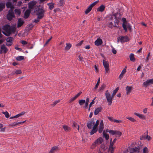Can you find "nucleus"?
<instances>
[{
	"label": "nucleus",
	"mask_w": 153,
	"mask_h": 153,
	"mask_svg": "<svg viewBox=\"0 0 153 153\" xmlns=\"http://www.w3.org/2000/svg\"><path fill=\"white\" fill-rule=\"evenodd\" d=\"M4 31H3V33L6 36H9L10 33L11 32L9 29V26L8 25H6L4 26L3 27Z\"/></svg>",
	"instance_id": "423d86ee"
},
{
	"label": "nucleus",
	"mask_w": 153,
	"mask_h": 153,
	"mask_svg": "<svg viewBox=\"0 0 153 153\" xmlns=\"http://www.w3.org/2000/svg\"><path fill=\"white\" fill-rule=\"evenodd\" d=\"M105 6L103 5H100L97 9V11L102 12L105 9Z\"/></svg>",
	"instance_id": "aec40b11"
},
{
	"label": "nucleus",
	"mask_w": 153,
	"mask_h": 153,
	"mask_svg": "<svg viewBox=\"0 0 153 153\" xmlns=\"http://www.w3.org/2000/svg\"><path fill=\"white\" fill-rule=\"evenodd\" d=\"M116 130H113L107 129L106 130V132L109 133L111 135H115Z\"/></svg>",
	"instance_id": "393cba45"
},
{
	"label": "nucleus",
	"mask_w": 153,
	"mask_h": 153,
	"mask_svg": "<svg viewBox=\"0 0 153 153\" xmlns=\"http://www.w3.org/2000/svg\"><path fill=\"white\" fill-rule=\"evenodd\" d=\"M102 109V108L101 107H99L96 109L94 111V114L95 115H97L101 111Z\"/></svg>",
	"instance_id": "b1692460"
},
{
	"label": "nucleus",
	"mask_w": 153,
	"mask_h": 153,
	"mask_svg": "<svg viewBox=\"0 0 153 153\" xmlns=\"http://www.w3.org/2000/svg\"><path fill=\"white\" fill-rule=\"evenodd\" d=\"M118 16H120V15L119 13L112 14L109 17L110 20H112L114 18L115 19L114 21V27H119L118 24L119 22V19L120 18V17H118Z\"/></svg>",
	"instance_id": "f257e3e1"
},
{
	"label": "nucleus",
	"mask_w": 153,
	"mask_h": 153,
	"mask_svg": "<svg viewBox=\"0 0 153 153\" xmlns=\"http://www.w3.org/2000/svg\"><path fill=\"white\" fill-rule=\"evenodd\" d=\"M73 127L74 128H77V130L79 131V126L77 123L74 121H73Z\"/></svg>",
	"instance_id": "bb28decb"
},
{
	"label": "nucleus",
	"mask_w": 153,
	"mask_h": 153,
	"mask_svg": "<svg viewBox=\"0 0 153 153\" xmlns=\"http://www.w3.org/2000/svg\"><path fill=\"white\" fill-rule=\"evenodd\" d=\"M99 121L98 120H97L96 123H94L93 128L96 129H97V127L99 124Z\"/></svg>",
	"instance_id": "c9c22d12"
},
{
	"label": "nucleus",
	"mask_w": 153,
	"mask_h": 153,
	"mask_svg": "<svg viewBox=\"0 0 153 153\" xmlns=\"http://www.w3.org/2000/svg\"><path fill=\"white\" fill-rule=\"evenodd\" d=\"M36 2L35 1H33L30 2L28 4V7L29 9H33L34 7H36Z\"/></svg>",
	"instance_id": "9d476101"
},
{
	"label": "nucleus",
	"mask_w": 153,
	"mask_h": 153,
	"mask_svg": "<svg viewBox=\"0 0 153 153\" xmlns=\"http://www.w3.org/2000/svg\"><path fill=\"white\" fill-rule=\"evenodd\" d=\"M71 47V45L70 43H66V46L65 47V50H68Z\"/></svg>",
	"instance_id": "72a5a7b5"
},
{
	"label": "nucleus",
	"mask_w": 153,
	"mask_h": 153,
	"mask_svg": "<svg viewBox=\"0 0 153 153\" xmlns=\"http://www.w3.org/2000/svg\"><path fill=\"white\" fill-rule=\"evenodd\" d=\"M59 101H60V100H56V101L54 102L53 103V105H55L57 103H58V102H59Z\"/></svg>",
	"instance_id": "0e129e2a"
},
{
	"label": "nucleus",
	"mask_w": 153,
	"mask_h": 153,
	"mask_svg": "<svg viewBox=\"0 0 153 153\" xmlns=\"http://www.w3.org/2000/svg\"><path fill=\"white\" fill-rule=\"evenodd\" d=\"M97 129H96L93 128L90 132L91 135H92L94 134L97 131Z\"/></svg>",
	"instance_id": "8fccbe9b"
},
{
	"label": "nucleus",
	"mask_w": 153,
	"mask_h": 153,
	"mask_svg": "<svg viewBox=\"0 0 153 153\" xmlns=\"http://www.w3.org/2000/svg\"><path fill=\"white\" fill-rule=\"evenodd\" d=\"M114 147H111V145L109 146V148L108 151V153H113L114 152Z\"/></svg>",
	"instance_id": "c85d7f7f"
},
{
	"label": "nucleus",
	"mask_w": 153,
	"mask_h": 153,
	"mask_svg": "<svg viewBox=\"0 0 153 153\" xmlns=\"http://www.w3.org/2000/svg\"><path fill=\"white\" fill-rule=\"evenodd\" d=\"M134 114L135 115L138 117L140 119L145 120L146 119V116L143 114L137 113L136 112L134 113Z\"/></svg>",
	"instance_id": "dca6fc26"
},
{
	"label": "nucleus",
	"mask_w": 153,
	"mask_h": 153,
	"mask_svg": "<svg viewBox=\"0 0 153 153\" xmlns=\"http://www.w3.org/2000/svg\"><path fill=\"white\" fill-rule=\"evenodd\" d=\"M18 126L17 122H14L9 125V126L11 127H13Z\"/></svg>",
	"instance_id": "58836bf2"
},
{
	"label": "nucleus",
	"mask_w": 153,
	"mask_h": 153,
	"mask_svg": "<svg viewBox=\"0 0 153 153\" xmlns=\"http://www.w3.org/2000/svg\"><path fill=\"white\" fill-rule=\"evenodd\" d=\"M36 15L39 18L42 19L44 15V11L42 8H39L38 9L36 10Z\"/></svg>",
	"instance_id": "39448f33"
},
{
	"label": "nucleus",
	"mask_w": 153,
	"mask_h": 153,
	"mask_svg": "<svg viewBox=\"0 0 153 153\" xmlns=\"http://www.w3.org/2000/svg\"><path fill=\"white\" fill-rule=\"evenodd\" d=\"M102 42V40L100 38H98L95 41L94 43L96 45L98 46L101 45Z\"/></svg>",
	"instance_id": "4468645a"
},
{
	"label": "nucleus",
	"mask_w": 153,
	"mask_h": 153,
	"mask_svg": "<svg viewBox=\"0 0 153 153\" xmlns=\"http://www.w3.org/2000/svg\"><path fill=\"white\" fill-rule=\"evenodd\" d=\"M24 57L23 56H20L16 57V59L17 60L20 61L21 60L24 59Z\"/></svg>",
	"instance_id": "a18cd8bd"
},
{
	"label": "nucleus",
	"mask_w": 153,
	"mask_h": 153,
	"mask_svg": "<svg viewBox=\"0 0 153 153\" xmlns=\"http://www.w3.org/2000/svg\"><path fill=\"white\" fill-rule=\"evenodd\" d=\"M85 100H80L79 101V103L80 105H82L85 103Z\"/></svg>",
	"instance_id": "37998d69"
},
{
	"label": "nucleus",
	"mask_w": 153,
	"mask_h": 153,
	"mask_svg": "<svg viewBox=\"0 0 153 153\" xmlns=\"http://www.w3.org/2000/svg\"><path fill=\"white\" fill-rule=\"evenodd\" d=\"M118 90H119V88L117 87L115 90H114V91L113 93H112V94L113 96H114L115 95V94H116V93L117 92Z\"/></svg>",
	"instance_id": "3c124183"
},
{
	"label": "nucleus",
	"mask_w": 153,
	"mask_h": 153,
	"mask_svg": "<svg viewBox=\"0 0 153 153\" xmlns=\"http://www.w3.org/2000/svg\"><path fill=\"white\" fill-rule=\"evenodd\" d=\"M24 23V22L23 20L21 19H19L18 20L17 27H21Z\"/></svg>",
	"instance_id": "4be33fe9"
},
{
	"label": "nucleus",
	"mask_w": 153,
	"mask_h": 153,
	"mask_svg": "<svg viewBox=\"0 0 153 153\" xmlns=\"http://www.w3.org/2000/svg\"><path fill=\"white\" fill-rule=\"evenodd\" d=\"M100 82V78H99L96 84V85L94 88V89L95 90L97 89V88H98V86L99 85Z\"/></svg>",
	"instance_id": "c03bdc74"
},
{
	"label": "nucleus",
	"mask_w": 153,
	"mask_h": 153,
	"mask_svg": "<svg viewBox=\"0 0 153 153\" xmlns=\"http://www.w3.org/2000/svg\"><path fill=\"white\" fill-rule=\"evenodd\" d=\"M5 7L4 3H0V11H1Z\"/></svg>",
	"instance_id": "ea45409f"
},
{
	"label": "nucleus",
	"mask_w": 153,
	"mask_h": 153,
	"mask_svg": "<svg viewBox=\"0 0 153 153\" xmlns=\"http://www.w3.org/2000/svg\"><path fill=\"white\" fill-rule=\"evenodd\" d=\"M82 93V92L80 91L79 93H78L75 96L77 98Z\"/></svg>",
	"instance_id": "338daca9"
},
{
	"label": "nucleus",
	"mask_w": 153,
	"mask_h": 153,
	"mask_svg": "<svg viewBox=\"0 0 153 153\" xmlns=\"http://www.w3.org/2000/svg\"><path fill=\"white\" fill-rule=\"evenodd\" d=\"M2 113L5 115L6 117L8 118L10 116L8 112L7 111L5 112H3Z\"/></svg>",
	"instance_id": "49530a36"
},
{
	"label": "nucleus",
	"mask_w": 153,
	"mask_h": 153,
	"mask_svg": "<svg viewBox=\"0 0 153 153\" xmlns=\"http://www.w3.org/2000/svg\"><path fill=\"white\" fill-rule=\"evenodd\" d=\"M103 137H105L106 140H107L109 138V135L108 134L105 133L104 131L103 132Z\"/></svg>",
	"instance_id": "473e14b6"
},
{
	"label": "nucleus",
	"mask_w": 153,
	"mask_h": 153,
	"mask_svg": "<svg viewBox=\"0 0 153 153\" xmlns=\"http://www.w3.org/2000/svg\"><path fill=\"white\" fill-rule=\"evenodd\" d=\"M108 118L111 122H114V119L112 117H108Z\"/></svg>",
	"instance_id": "5fc2aeb1"
},
{
	"label": "nucleus",
	"mask_w": 153,
	"mask_h": 153,
	"mask_svg": "<svg viewBox=\"0 0 153 153\" xmlns=\"http://www.w3.org/2000/svg\"><path fill=\"white\" fill-rule=\"evenodd\" d=\"M130 60L131 61L134 62L135 60V58L134 56V55L133 53H131L129 56Z\"/></svg>",
	"instance_id": "cd10ccee"
},
{
	"label": "nucleus",
	"mask_w": 153,
	"mask_h": 153,
	"mask_svg": "<svg viewBox=\"0 0 153 153\" xmlns=\"http://www.w3.org/2000/svg\"><path fill=\"white\" fill-rule=\"evenodd\" d=\"M129 40V39L127 36H119L117 38V42L119 43L125 42Z\"/></svg>",
	"instance_id": "20e7f679"
},
{
	"label": "nucleus",
	"mask_w": 153,
	"mask_h": 153,
	"mask_svg": "<svg viewBox=\"0 0 153 153\" xmlns=\"http://www.w3.org/2000/svg\"><path fill=\"white\" fill-rule=\"evenodd\" d=\"M122 20L123 22L122 25L123 29L125 30L126 32H127V29L126 27L127 23L126 22V18H123L122 19Z\"/></svg>",
	"instance_id": "9b49d317"
},
{
	"label": "nucleus",
	"mask_w": 153,
	"mask_h": 153,
	"mask_svg": "<svg viewBox=\"0 0 153 153\" xmlns=\"http://www.w3.org/2000/svg\"><path fill=\"white\" fill-rule=\"evenodd\" d=\"M47 5L49 6V8L51 10L53 9L54 7V4L53 3H49Z\"/></svg>",
	"instance_id": "7c9ffc66"
},
{
	"label": "nucleus",
	"mask_w": 153,
	"mask_h": 153,
	"mask_svg": "<svg viewBox=\"0 0 153 153\" xmlns=\"http://www.w3.org/2000/svg\"><path fill=\"white\" fill-rule=\"evenodd\" d=\"M99 121L98 120H97L96 123H94L93 128L96 129H97V127L99 124Z\"/></svg>",
	"instance_id": "f704fd0d"
},
{
	"label": "nucleus",
	"mask_w": 153,
	"mask_h": 153,
	"mask_svg": "<svg viewBox=\"0 0 153 153\" xmlns=\"http://www.w3.org/2000/svg\"><path fill=\"white\" fill-rule=\"evenodd\" d=\"M83 42V40L81 41L79 43H77L76 45V46H81L82 45V44Z\"/></svg>",
	"instance_id": "4d7b16f0"
},
{
	"label": "nucleus",
	"mask_w": 153,
	"mask_h": 153,
	"mask_svg": "<svg viewBox=\"0 0 153 153\" xmlns=\"http://www.w3.org/2000/svg\"><path fill=\"white\" fill-rule=\"evenodd\" d=\"M7 19L10 21L12 19L15 17L14 13L12 10H10L9 11L8 13L7 16Z\"/></svg>",
	"instance_id": "6e6552de"
},
{
	"label": "nucleus",
	"mask_w": 153,
	"mask_h": 153,
	"mask_svg": "<svg viewBox=\"0 0 153 153\" xmlns=\"http://www.w3.org/2000/svg\"><path fill=\"white\" fill-rule=\"evenodd\" d=\"M126 69H124L123 70L121 73L120 74L119 76V78L120 79H121L123 77L124 74L126 73Z\"/></svg>",
	"instance_id": "a878e982"
},
{
	"label": "nucleus",
	"mask_w": 153,
	"mask_h": 153,
	"mask_svg": "<svg viewBox=\"0 0 153 153\" xmlns=\"http://www.w3.org/2000/svg\"><path fill=\"white\" fill-rule=\"evenodd\" d=\"M103 64L105 68V73H107L109 70V64L108 62L104 60H103Z\"/></svg>",
	"instance_id": "1a4fd4ad"
},
{
	"label": "nucleus",
	"mask_w": 153,
	"mask_h": 153,
	"mask_svg": "<svg viewBox=\"0 0 153 153\" xmlns=\"http://www.w3.org/2000/svg\"><path fill=\"white\" fill-rule=\"evenodd\" d=\"M126 119H127L130 120L132 122H134L136 121V120L134 118H132L131 117H126Z\"/></svg>",
	"instance_id": "09e8293b"
},
{
	"label": "nucleus",
	"mask_w": 153,
	"mask_h": 153,
	"mask_svg": "<svg viewBox=\"0 0 153 153\" xmlns=\"http://www.w3.org/2000/svg\"><path fill=\"white\" fill-rule=\"evenodd\" d=\"M150 84V79H148L145 82L143 83V85L144 86L146 87Z\"/></svg>",
	"instance_id": "c756f323"
},
{
	"label": "nucleus",
	"mask_w": 153,
	"mask_h": 153,
	"mask_svg": "<svg viewBox=\"0 0 153 153\" xmlns=\"http://www.w3.org/2000/svg\"><path fill=\"white\" fill-rule=\"evenodd\" d=\"M114 122L116 123H119L122 122V121L120 120H117L114 119Z\"/></svg>",
	"instance_id": "69168bd1"
},
{
	"label": "nucleus",
	"mask_w": 153,
	"mask_h": 153,
	"mask_svg": "<svg viewBox=\"0 0 153 153\" xmlns=\"http://www.w3.org/2000/svg\"><path fill=\"white\" fill-rule=\"evenodd\" d=\"M126 27H127V28H128V29H129L130 30H131V25H129V24H127L126 25Z\"/></svg>",
	"instance_id": "774afa93"
},
{
	"label": "nucleus",
	"mask_w": 153,
	"mask_h": 153,
	"mask_svg": "<svg viewBox=\"0 0 153 153\" xmlns=\"http://www.w3.org/2000/svg\"><path fill=\"white\" fill-rule=\"evenodd\" d=\"M63 128L65 131H68L70 129V128L69 127L65 125L63 126Z\"/></svg>",
	"instance_id": "79ce46f5"
},
{
	"label": "nucleus",
	"mask_w": 153,
	"mask_h": 153,
	"mask_svg": "<svg viewBox=\"0 0 153 153\" xmlns=\"http://www.w3.org/2000/svg\"><path fill=\"white\" fill-rule=\"evenodd\" d=\"M64 2L63 0H60L59 1V5L61 6H62L64 4Z\"/></svg>",
	"instance_id": "680f3d73"
},
{
	"label": "nucleus",
	"mask_w": 153,
	"mask_h": 153,
	"mask_svg": "<svg viewBox=\"0 0 153 153\" xmlns=\"http://www.w3.org/2000/svg\"><path fill=\"white\" fill-rule=\"evenodd\" d=\"M105 96L108 105H111L113 101L114 96L112 95H111L108 90H107L105 91Z\"/></svg>",
	"instance_id": "f03ea898"
},
{
	"label": "nucleus",
	"mask_w": 153,
	"mask_h": 153,
	"mask_svg": "<svg viewBox=\"0 0 153 153\" xmlns=\"http://www.w3.org/2000/svg\"><path fill=\"white\" fill-rule=\"evenodd\" d=\"M22 73L21 71L20 70H16L15 71V73L16 74H19Z\"/></svg>",
	"instance_id": "bf43d9fd"
},
{
	"label": "nucleus",
	"mask_w": 153,
	"mask_h": 153,
	"mask_svg": "<svg viewBox=\"0 0 153 153\" xmlns=\"http://www.w3.org/2000/svg\"><path fill=\"white\" fill-rule=\"evenodd\" d=\"M42 19V18H39V17L37 16V19L34 20V22L35 23H37L39 21L40 19Z\"/></svg>",
	"instance_id": "6e6d98bb"
},
{
	"label": "nucleus",
	"mask_w": 153,
	"mask_h": 153,
	"mask_svg": "<svg viewBox=\"0 0 153 153\" xmlns=\"http://www.w3.org/2000/svg\"><path fill=\"white\" fill-rule=\"evenodd\" d=\"M13 38L11 37H9L7 38L6 39V41L7 43H6V45L7 46H10L12 45L13 44Z\"/></svg>",
	"instance_id": "ddd939ff"
},
{
	"label": "nucleus",
	"mask_w": 153,
	"mask_h": 153,
	"mask_svg": "<svg viewBox=\"0 0 153 153\" xmlns=\"http://www.w3.org/2000/svg\"><path fill=\"white\" fill-rule=\"evenodd\" d=\"M99 1H97L91 4L88 7L85 11V13L87 14H88L91 10L92 7L98 2Z\"/></svg>",
	"instance_id": "0eeeda50"
},
{
	"label": "nucleus",
	"mask_w": 153,
	"mask_h": 153,
	"mask_svg": "<svg viewBox=\"0 0 153 153\" xmlns=\"http://www.w3.org/2000/svg\"><path fill=\"white\" fill-rule=\"evenodd\" d=\"M95 122L93 121H91L88 122L87 124L88 127L89 129H91L92 127L94 125Z\"/></svg>",
	"instance_id": "412c9836"
},
{
	"label": "nucleus",
	"mask_w": 153,
	"mask_h": 153,
	"mask_svg": "<svg viewBox=\"0 0 153 153\" xmlns=\"http://www.w3.org/2000/svg\"><path fill=\"white\" fill-rule=\"evenodd\" d=\"M15 13L18 16H19L21 13V11L20 9H16L15 10Z\"/></svg>",
	"instance_id": "a19ab883"
},
{
	"label": "nucleus",
	"mask_w": 153,
	"mask_h": 153,
	"mask_svg": "<svg viewBox=\"0 0 153 153\" xmlns=\"http://www.w3.org/2000/svg\"><path fill=\"white\" fill-rule=\"evenodd\" d=\"M122 135V133L119 131L116 130L115 135L117 137H120Z\"/></svg>",
	"instance_id": "e433bc0d"
},
{
	"label": "nucleus",
	"mask_w": 153,
	"mask_h": 153,
	"mask_svg": "<svg viewBox=\"0 0 153 153\" xmlns=\"http://www.w3.org/2000/svg\"><path fill=\"white\" fill-rule=\"evenodd\" d=\"M6 6L7 8H10L11 9L13 8L14 7L12 4L10 2H8L6 4Z\"/></svg>",
	"instance_id": "5701e85b"
},
{
	"label": "nucleus",
	"mask_w": 153,
	"mask_h": 153,
	"mask_svg": "<svg viewBox=\"0 0 153 153\" xmlns=\"http://www.w3.org/2000/svg\"><path fill=\"white\" fill-rule=\"evenodd\" d=\"M76 99V97L74 96L73 97L71 98L69 100V102H71L74 101Z\"/></svg>",
	"instance_id": "864d4df0"
},
{
	"label": "nucleus",
	"mask_w": 153,
	"mask_h": 153,
	"mask_svg": "<svg viewBox=\"0 0 153 153\" xmlns=\"http://www.w3.org/2000/svg\"><path fill=\"white\" fill-rule=\"evenodd\" d=\"M148 151V149L146 147H145L143 149V153H147Z\"/></svg>",
	"instance_id": "603ef678"
},
{
	"label": "nucleus",
	"mask_w": 153,
	"mask_h": 153,
	"mask_svg": "<svg viewBox=\"0 0 153 153\" xmlns=\"http://www.w3.org/2000/svg\"><path fill=\"white\" fill-rule=\"evenodd\" d=\"M8 49L5 45H1L0 51V53H6Z\"/></svg>",
	"instance_id": "f8f14e48"
},
{
	"label": "nucleus",
	"mask_w": 153,
	"mask_h": 153,
	"mask_svg": "<svg viewBox=\"0 0 153 153\" xmlns=\"http://www.w3.org/2000/svg\"><path fill=\"white\" fill-rule=\"evenodd\" d=\"M94 99L93 100H92V101L90 103V104L89 105V109H88L89 111V110H90V107H91V106L92 105L94 104Z\"/></svg>",
	"instance_id": "13d9d810"
},
{
	"label": "nucleus",
	"mask_w": 153,
	"mask_h": 153,
	"mask_svg": "<svg viewBox=\"0 0 153 153\" xmlns=\"http://www.w3.org/2000/svg\"><path fill=\"white\" fill-rule=\"evenodd\" d=\"M147 134H144V135H142L140 137V139L141 140H146V136L147 135Z\"/></svg>",
	"instance_id": "de8ad7c7"
},
{
	"label": "nucleus",
	"mask_w": 153,
	"mask_h": 153,
	"mask_svg": "<svg viewBox=\"0 0 153 153\" xmlns=\"http://www.w3.org/2000/svg\"><path fill=\"white\" fill-rule=\"evenodd\" d=\"M105 87V85L104 84H102L99 89V91H102L104 90Z\"/></svg>",
	"instance_id": "4c0bfd02"
},
{
	"label": "nucleus",
	"mask_w": 153,
	"mask_h": 153,
	"mask_svg": "<svg viewBox=\"0 0 153 153\" xmlns=\"http://www.w3.org/2000/svg\"><path fill=\"white\" fill-rule=\"evenodd\" d=\"M31 10L30 9H28L25 12L24 17L25 19H27L28 18L31 12Z\"/></svg>",
	"instance_id": "f3484780"
},
{
	"label": "nucleus",
	"mask_w": 153,
	"mask_h": 153,
	"mask_svg": "<svg viewBox=\"0 0 153 153\" xmlns=\"http://www.w3.org/2000/svg\"><path fill=\"white\" fill-rule=\"evenodd\" d=\"M58 149L59 148L57 146L53 147L50 150L49 153H55Z\"/></svg>",
	"instance_id": "a211bd4d"
},
{
	"label": "nucleus",
	"mask_w": 153,
	"mask_h": 153,
	"mask_svg": "<svg viewBox=\"0 0 153 153\" xmlns=\"http://www.w3.org/2000/svg\"><path fill=\"white\" fill-rule=\"evenodd\" d=\"M112 52L114 54H116L117 53V51L113 47L112 48Z\"/></svg>",
	"instance_id": "e2e57ef3"
},
{
	"label": "nucleus",
	"mask_w": 153,
	"mask_h": 153,
	"mask_svg": "<svg viewBox=\"0 0 153 153\" xmlns=\"http://www.w3.org/2000/svg\"><path fill=\"white\" fill-rule=\"evenodd\" d=\"M103 139L101 137L98 138L92 144L91 146V148L92 149H94L97 146L102 143L103 142Z\"/></svg>",
	"instance_id": "7ed1b4c3"
},
{
	"label": "nucleus",
	"mask_w": 153,
	"mask_h": 153,
	"mask_svg": "<svg viewBox=\"0 0 153 153\" xmlns=\"http://www.w3.org/2000/svg\"><path fill=\"white\" fill-rule=\"evenodd\" d=\"M132 90V87L129 86L127 85L126 86V94L127 95L129 94L131 92Z\"/></svg>",
	"instance_id": "6ab92c4d"
},
{
	"label": "nucleus",
	"mask_w": 153,
	"mask_h": 153,
	"mask_svg": "<svg viewBox=\"0 0 153 153\" xmlns=\"http://www.w3.org/2000/svg\"><path fill=\"white\" fill-rule=\"evenodd\" d=\"M25 113V111H22L20 113L15 115L16 118H17L19 117H22L23 115H24Z\"/></svg>",
	"instance_id": "2f4dec72"
},
{
	"label": "nucleus",
	"mask_w": 153,
	"mask_h": 153,
	"mask_svg": "<svg viewBox=\"0 0 153 153\" xmlns=\"http://www.w3.org/2000/svg\"><path fill=\"white\" fill-rule=\"evenodd\" d=\"M20 42L23 45H26L27 44V42L24 40H21Z\"/></svg>",
	"instance_id": "052dcab7"
},
{
	"label": "nucleus",
	"mask_w": 153,
	"mask_h": 153,
	"mask_svg": "<svg viewBox=\"0 0 153 153\" xmlns=\"http://www.w3.org/2000/svg\"><path fill=\"white\" fill-rule=\"evenodd\" d=\"M104 128V124L102 120L100 123L99 128V133H101Z\"/></svg>",
	"instance_id": "2eb2a0df"
}]
</instances>
